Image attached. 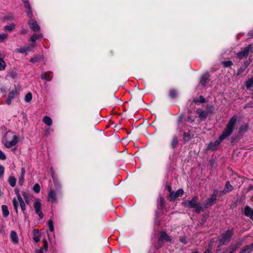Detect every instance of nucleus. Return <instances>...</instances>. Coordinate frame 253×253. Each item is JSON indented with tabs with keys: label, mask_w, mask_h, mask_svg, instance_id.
Masks as SVG:
<instances>
[{
	"label": "nucleus",
	"mask_w": 253,
	"mask_h": 253,
	"mask_svg": "<svg viewBox=\"0 0 253 253\" xmlns=\"http://www.w3.org/2000/svg\"><path fill=\"white\" fill-rule=\"evenodd\" d=\"M244 70H245V68L241 67L240 68H239L238 70L237 75L238 76V75H240L242 73H243L244 72Z\"/></svg>",
	"instance_id": "obj_53"
},
{
	"label": "nucleus",
	"mask_w": 253,
	"mask_h": 253,
	"mask_svg": "<svg viewBox=\"0 0 253 253\" xmlns=\"http://www.w3.org/2000/svg\"><path fill=\"white\" fill-rule=\"evenodd\" d=\"M206 109L208 110V112H210L211 113H213L214 111V107L213 106L210 104H208L206 105Z\"/></svg>",
	"instance_id": "obj_41"
},
{
	"label": "nucleus",
	"mask_w": 253,
	"mask_h": 253,
	"mask_svg": "<svg viewBox=\"0 0 253 253\" xmlns=\"http://www.w3.org/2000/svg\"><path fill=\"white\" fill-rule=\"evenodd\" d=\"M8 34L6 33L0 34V42H3L8 38Z\"/></svg>",
	"instance_id": "obj_36"
},
{
	"label": "nucleus",
	"mask_w": 253,
	"mask_h": 253,
	"mask_svg": "<svg viewBox=\"0 0 253 253\" xmlns=\"http://www.w3.org/2000/svg\"><path fill=\"white\" fill-rule=\"evenodd\" d=\"M12 204L14 208V210L16 212L18 213V203L16 198H13L12 200Z\"/></svg>",
	"instance_id": "obj_32"
},
{
	"label": "nucleus",
	"mask_w": 253,
	"mask_h": 253,
	"mask_svg": "<svg viewBox=\"0 0 253 253\" xmlns=\"http://www.w3.org/2000/svg\"><path fill=\"white\" fill-rule=\"evenodd\" d=\"M249 125L248 124H246L242 126L239 130V133H244L248 131Z\"/></svg>",
	"instance_id": "obj_25"
},
{
	"label": "nucleus",
	"mask_w": 253,
	"mask_h": 253,
	"mask_svg": "<svg viewBox=\"0 0 253 253\" xmlns=\"http://www.w3.org/2000/svg\"><path fill=\"white\" fill-rule=\"evenodd\" d=\"M22 195H23V196L24 197V198L26 199L27 198V195H26V193H23Z\"/></svg>",
	"instance_id": "obj_62"
},
{
	"label": "nucleus",
	"mask_w": 253,
	"mask_h": 253,
	"mask_svg": "<svg viewBox=\"0 0 253 253\" xmlns=\"http://www.w3.org/2000/svg\"><path fill=\"white\" fill-rule=\"evenodd\" d=\"M51 176L53 180L54 184L55 185V188L56 189H60L61 188V185L60 184V183L58 181V180L55 177V176L54 175L53 168H51Z\"/></svg>",
	"instance_id": "obj_17"
},
{
	"label": "nucleus",
	"mask_w": 253,
	"mask_h": 253,
	"mask_svg": "<svg viewBox=\"0 0 253 253\" xmlns=\"http://www.w3.org/2000/svg\"><path fill=\"white\" fill-rule=\"evenodd\" d=\"M14 19V17L12 14H10L7 16H5L4 19L6 20H13Z\"/></svg>",
	"instance_id": "obj_49"
},
{
	"label": "nucleus",
	"mask_w": 253,
	"mask_h": 253,
	"mask_svg": "<svg viewBox=\"0 0 253 253\" xmlns=\"http://www.w3.org/2000/svg\"><path fill=\"white\" fill-rule=\"evenodd\" d=\"M164 205V200L163 198H160V205L161 207H162Z\"/></svg>",
	"instance_id": "obj_59"
},
{
	"label": "nucleus",
	"mask_w": 253,
	"mask_h": 253,
	"mask_svg": "<svg viewBox=\"0 0 253 253\" xmlns=\"http://www.w3.org/2000/svg\"><path fill=\"white\" fill-rule=\"evenodd\" d=\"M4 172V167L0 164V178L3 177Z\"/></svg>",
	"instance_id": "obj_45"
},
{
	"label": "nucleus",
	"mask_w": 253,
	"mask_h": 253,
	"mask_svg": "<svg viewBox=\"0 0 253 253\" xmlns=\"http://www.w3.org/2000/svg\"><path fill=\"white\" fill-rule=\"evenodd\" d=\"M184 193L183 189H178L176 192H170L169 195V200L171 201H174L179 196H182Z\"/></svg>",
	"instance_id": "obj_8"
},
{
	"label": "nucleus",
	"mask_w": 253,
	"mask_h": 253,
	"mask_svg": "<svg viewBox=\"0 0 253 253\" xmlns=\"http://www.w3.org/2000/svg\"><path fill=\"white\" fill-rule=\"evenodd\" d=\"M32 99V94L31 92L28 93L25 97V101L26 102H30Z\"/></svg>",
	"instance_id": "obj_33"
},
{
	"label": "nucleus",
	"mask_w": 253,
	"mask_h": 253,
	"mask_svg": "<svg viewBox=\"0 0 253 253\" xmlns=\"http://www.w3.org/2000/svg\"><path fill=\"white\" fill-rule=\"evenodd\" d=\"M198 197L194 196L191 200H186L183 202V205L188 208L194 209L195 211L199 213L203 210V206L198 202Z\"/></svg>",
	"instance_id": "obj_3"
},
{
	"label": "nucleus",
	"mask_w": 253,
	"mask_h": 253,
	"mask_svg": "<svg viewBox=\"0 0 253 253\" xmlns=\"http://www.w3.org/2000/svg\"><path fill=\"white\" fill-rule=\"evenodd\" d=\"M33 189L35 193H39L41 190L40 185L38 183L35 184L33 188Z\"/></svg>",
	"instance_id": "obj_38"
},
{
	"label": "nucleus",
	"mask_w": 253,
	"mask_h": 253,
	"mask_svg": "<svg viewBox=\"0 0 253 253\" xmlns=\"http://www.w3.org/2000/svg\"><path fill=\"white\" fill-rule=\"evenodd\" d=\"M36 253H43L42 249H41L36 252Z\"/></svg>",
	"instance_id": "obj_60"
},
{
	"label": "nucleus",
	"mask_w": 253,
	"mask_h": 253,
	"mask_svg": "<svg viewBox=\"0 0 253 253\" xmlns=\"http://www.w3.org/2000/svg\"><path fill=\"white\" fill-rule=\"evenodd\" d=\"M15 194L17 196L18 200L22 199V197L21 196L19 191L17 189H15Z\"/></svg>",
	"instance_id": "obj_50"
},
{
	"label": "nucleus",
	"mask_w": 253,
	"mask_h": 253,
	"mask_svg": "<svg viewBox=\"0 0 253 253\" xmlns=\"http://www.w3.org/2000/svg\"><path fill=\"white\" fill-rule=\"evenodd\" d=\"M42 59V57L41 56L36 55L34 57H33V58H31L30 60V61L32 63H35L38 62L39 61H40Z\"/></svg>",
	"instance_id": "obj_30"
},
{
	"label": "nucleus",
	"mask_w": 253,
	"mask_h": 253,
	"mask_svg": "<svg viewBox=\"0 0 253 253\" xmlns=\"http://www.w3.org/2000/svg\"><path fill=\"white\" fill-rule=\"evenodd\" d=\"M10 239L12 242L14 244H17L18 243L19 239L17 233L14 231H11L10 233Z\"/></svg>",
	"instance_id": "obj_19"
},
{
	"label": "nucleus",
	"mask_w": 253,
	"mask_h": 253,
	"mask_svg": "<svg viewBox=\"0 0 253 253\" xmlns=\"http://www.w3.org/2000/svg\"><path fill=\"white\" fill-rule=\"evenodd\" d=\"M49 133V129H46L45 131V134L47 135V134Z\"/></svg>",
	"instance_id": "obj_63"
},
{
	"label": "nucleus",
	"mask_w": 253,
	"mask_h": 253,
	"mask_svg": "<svg viewBox=\"0 0 253 253\" xmlns=\"http://www.w3.org/2000/svg\"><path fill=\"white\" fill-rule=\"evenodd\" d=\"M197 113L199 115V117L201 121H205L207 118V112L202 110L201 109H198Z\"/></svg>",
	"instance_id": "obj_13"
},
{
	"label": "nucleus",
	"mask_w": 253,
	"mask_h": 253,
	"mask_svg": "<svg viewBox=\"0 0 253 253\" xmlns=\"http://www.w3.org/2000/svg\"><path fill=\"white\" fill-rule=\"evenodd\" d=\"M41 78L43 80H45L48 82L51 81L52 76L50 72H43L41 74Z\"/></svg>",
	"instance_id": "obj_14"
},
{
	"label": "nucleus",
	"mask_w": 253,
	"mask_h": 253,
	"mask_svg": "<svg viewBox=\"0 0 253 253\" xmlns=\"http://www.w3.org/2000/svg\"><path fill=\"white\" fill-rule=\"evenodd\" d=\"M25 173V169L24 168L21 169V176H24Z\"/></svg>",
	"instance_id": "obj_57"
},
{
	"label": "nucleus",
	"mask_w": 253,
	"mask_h": 253,
	"mask_svg": "<svg viewBox=\"0 0 253 253\" xmlns=\"http://www.w3.org/2000/svg\"><path fill=\"white\" fill-rule=\"evenodd\" d=\"M8 181L11 187H14L15 186L16 179L13 176H10Z\"/></svg>",
	"instance_id": "obj_29"
},
{
	"label": "nucleus",
	"mask_w": 253,
	"mask_h": 253,
	"mask_svg": "<svg viewBox=\"0 0 253 253\" xmlns=\"http://www.w3.org/2000/svg\"><path fill=\"white\" fill-rule=\"evenodd\" d=\"M245 85L247 89H250L253 87V78L248 79L245 82Z\"/></svg>",
	"instance_id": "obj_20"
},
{
	"label": "nucleus",
	"mask_w": 253,
	"mask_h": 253,
	"mask_svg": "<svg viewBox=\"0 0 253 253\" xmlns=\"http://www.w3.org/2000/svg\"><path fill=\"white\" fill-rule=\"evenodd\" d=\"M252 50V45H249L247 47H246L242 49L241 51L237 53V56L238 58L242 60L245 57H246L249 54V52Z\"/></svg>",
	"instance_id": "obj_6"
},
{
	"label": "nucleus",
	"mask_w": 253,
	"mask_h": 253,
	"mask_svg": "<svg viewBox=\"0 0 253 253\" xmlns=\"http://www.w3.org/2000/svg\"><path fill=\"white\" fill-rule=\"evenodd\" d=\"M1 210L2 212V215L4 217H7L9 214V212L8 209V208L7 206L6 205H2L1 206Z\"/></svg>",
	"instance_id": "obj_24"
},
{
	"label": "nucleus",
	"mask_w": 253,
	"mask_h": 253,
	"mask_svg": "<svg viewBox=\"0 0 253 253\" xmlns=\"http://www.w3.org/2000/svg\"><path fill=\"white\" fill-rule=\"evenodd\" d=\"M180 241L182 243H183L184 244H187V239H186V237L185 236H183V237H181L180 239Z\"/></svg>",
	"instance_id": "obj_51"
},
{
	"label": "nucleus",
	"mask_w": 253,
	"mask_h": 253,
	"mask_svg": "<svg viewBox=\"0 0 253 253\" xmlns=\"http://www.w3.org/2000/svg\"><path fill=\"white\" fill-rule=\"evenodd\" d=\"M160 238L163 241L166 240L170 242H171L172 240L171 237L168 235L165 231H162L160 232Z\"/></svg>",
	"instance_id": "obj_15"
},
{
	"label": "nucleus",
	"mask_w": 253,
	"mask_h": 253,
	"mask_svg": "<svg viewBox=\"0 0 253 253\" xmlns=\"http://www.w3.org/2000/svg\"><path fill=\"white\" fill-rule=\"evenodd\" d=\"M164 241L159 237L157 244L156 246V249H159V248H161L164 245Z\"/></svg>",
	"instance_id": "obj_35"
},
{
	"label": "nucleus",
	"mask_w": 253,
	"mask_h": 253,
	"mask_svg": "<svg viewBox=\"0 0 253 253\" xmlns=\"http://www.w3.org/2000/svg\"><path fill=\"white\" fill-rule=\"evenodd\" d=\"M206 100L205 98L202 96L201 95L199 97V100H195V102H200V103H204L205 102Z\"/></svg>",
	"instance_id": "obj_48"
},
{
	"label": "nucleus",
	"mask_w": 253,
	"mask_h": 253,
	"mask_svg": "<svg viewBox=\"0 0 253 253\" xmlns=\"http://www.w3.org/2000/svg\"><path fill=\"white\" fill-rule=\"evenodd\" d=\"M233 190V186L230 184L229 181H227L225 185L224 189L222 190L224 194L228 193Z\"/></svg>",
	"instance_id": "obj_16"
},
{
	"label": "nucleus",
	"mask_w": 253,
	"mask_h": 253,
	"mask_svg": "<svg viewBox=\"0 0 253 253\" xmlns=\"http://www.w3.org/2000/svg\"><path fill=\"white\" fill-rule=\"evenodd\" d=\"M34 207L36 213L39 215V217L42 219L43 217V214L41 210L42 208V204L39 201H37L35 202L34 205Z\"/></svg>",
	"instance_id": "obj_7"
},
{
	"label": "nucleus",
	"mask_w": 253,
	"mask_h": 253,
	"mask_svg": "<svg viewBox=\"0 0 253 253\" xmlns=\"http://www.w3.org/2000/svg\"><path fill=\"white\" fill-rule=\"evenodd\" d=\"M28 24L30 25L31 29L34 31H39L40 30V27L38 25L36 21L33 19H31L29 21Z\"/></svg>",
	"instance_id": "obj_10"
},
{
	"label": "nucleus",
	"mask_w": 253,
	"mask_h": 253,
	"mask_svg": "<svg viewBox=\"0 0 253 253\" xmlns=\"http://www.w3.org/2000/svg\"><path fill=\"white\" fill-rule=\"evenodd\" d=\"M38 35V37H39V38H42L43 36H42V34H40V35Z\"/></svg>",
	"instance_id": "obj_64"
},
{
	"label": "nucleus",
	"mask_w": 253,
	"mask_h": 253,
	"mask_svg": "<svg viewBox=\"0 0 253 253\" xmlns=\"http://www.w3.org/2000/svg\"><path fill=\"white\" fill-rule=\"evenodd\" d=\"M253 251V243L250 245H247L240 251V253H250Z\"/></svg>",
	"instance_id": "obj_18"
},
{
	"label": "nucleus",
	"mask_w": 253,
	"mask_h": 253,
	"mask_svg": "<svg viewBox=\"0 0 253 253\" xmlns=\"http://www.w3.org/2000/svg\"><path fill=\"white\" fill-rule=\"evenodd\" d=\"M178 144V138L177 136H174L171 142V147L173 148H175Z\"/></svg>",
	"instance_id": "obj_31"
},
{
	"label": "nucleus",
	"mask_w": 253,
	"mask_h": 253,
	"mask_svg": "<svg viewBox=\"0 0 253 253\" xmlns=\"http://www.w3.org/2000/svg\"><path fill=\"white\" fill-rule=\"evenodd\" d=\"M18 95V93L17 89L16 88V87H15L14 89H13L11 91L9 92L8 97L13 99Z\"/></svg>",
	"instance_id": "obj_21"
},
{
	"label": "nucleus",
	"mask_w": 253,
	"mask_h": 253,
	"mask_svg": "<svg viewBox=\"0 0 253 253\" xmlns=\"http://www.w3.org/2000/svg\"><path fill=\"white\" fill-rule=\"evenodd\" d=\"M6 67V64L4 60L0 57V71H2L5 69Z\"/></svg>",
	"instance_id": "obj_34"
},
{
	"label": "nucleus",
	"mask_w": 253,
	"mask_h": 253,
	"mask_svg": "<svg viewBox=\"0 0 253 253\" xmlns=\"http://www.w3.org/2000/svg\"><path fill=\"white\" fill-rule=\"evenodd\" d=\"M211 250L210 249H207L205 251L204 253H210Z\"/></svg>",
	"instance_id": "obj_61"
},
{
	"label": "nucleus",
	"mask_w": 253,
	"mask_h": 253,
	"mask_svg": "<svg viewBox=\"0 0 253 253\" xmlns=\"http://www.w3.org/2000/svg\"><path fill=\"white\" fill-rule=\"evenodd\" d=\"M43 242L44 243L43 248H44V250H45L46 251L47 250V248H48L47 243L45 240H44L43 241Z\"/></svg>",
	"instance_id": "obj_56"
},
{
	"label": "nucleus",
	"mask_w": 253,
	"mask_h": 253,
	"mask_svg": "<svg viewBox=\"0 0 253 253\" xmlns=\"http://www.w3.org/2000/svg\"><path fill=\"white\" fill-rule=\"evenodd\" d=\"M244 214L246 216L253 219V209L249 206H246L244 209Z\"/></svg>",
	"instance_id": "obj_11"
},
{
	"label": "nucleus",
	"mask_w": 253,
	"mask_h": 253,
	"mask_svg": "<svg viewBox=\"0 0 253 253\" xmlns=\"http://www.w3.org/2000/svg\"><path fill=\"white\" fill-rule=\"evenodd\" d=\"M28 32V30L26 29H24V28H22L20 31V33L21 34H25L27 33Z\"/></svg>",
	"instance_id": "obj_54"
},
{
	"label": "nucleus",
	"mask_w": 253,
	"mask_h": 253,
	"mask_svg": "<svg viewBox=\"0 0 253 253\" xmlns=\"http://www.w3.org/2000/svg\"><path fill=\"white\" fill-rule=\"evenodd\" d=\"M26 8H27L28 10L27 11V14L28 17L31 18L33 16V13L32 10V7L30 3L29 2V6H24Z\"/></svg>",
	"instance_id": "obj_28"
},
{
	"label": "nucleus",
	"mask_w": 253,
	"mask_h": 253,
	"mask_svg": "<svg viewBox=\"0 0 253 253\" xmlns=\"http://www.w3.org/2000/svg\"><path fill=\"white\" fill-rule=\"evenodd\" d=\"M209 77L210 75L208 73H205L201 77L200 83L202 85L205 86L206 84L208 83L209 81Z\"/></svg>",
	"instance_id": "obj_12"
},
{
	"label": "nucleus",
	"mask_w": 253,
	"mask_h": 253,
	"mask_svg": "<svg viewBox=\"0 0 253 253\" xmlns=\"http://www.w3.org/2000/svg\"><path fill=\"white\" fill-rule=\"evenodd\" d=\"M30 47L29 46H26L23 47H21L20 48H17L15 49V51L17 53H24L27 51L30 50Z\"/></svg>",
	"instance_id": "obj_22"
},
{
	"label": "nucleus",
	"mask_w": 253,
	"mask_h": 253,
	"mask_svg": "<svg viewBox=\"0 0 253 253\" xmlns=\"http://www.w3.org/2000/svg\"><path fill=\"white\" fill-rule=\"evenodd\" d=\"M24 3V6H29L28 0H22Z\"/></svg>",
	"instance_id": "obj_58"
},
{
	"label": "nucleus",
	"mask_w": 253,
	"mask_h": 253,
	"mask_svg": "<svg viewBox=\"0 0 253 253\" xmlns=\"http://www.w3.org/2000/svg\"><path fill=\"white\" fill-rule=\"evenodd\" d=\"M6 157L4 153L0 150V160H5Z\"/></svg>",
	"instance_id": "obj_47"
},
{
	"label": "nucleus",
	"mask_w": 253,
	"mask_h": 253,
	"mask_svg": "<svg viewBox=\"0 0 253 253\" xmlns=\"http://www.w3.org/2000/svg\"><path fill=\"white\" fill-rule=\"evenodd\" d=\"M222 63L225 67H230L233 64L232 62L231 61H223Z\"/></svg>",
	"instance_id": "obj_42"
},
{
	"label": "nucleus",
	"mask_w": 253,
	"mask_h": 253,
	"mask_svg": "<svg viewBox=\"0 0 253 253\" xmlns=\"http://www.w3.org/2000/svg\"><path fill=\"white\" fill-rule=\"evenodd\" d=\"M24 181V176H20L19 179V183L22 185Z\"/></svg>",
	"instance_id": "obj_52"
},
{
	"label": "nucleus",
	"mask_w": 253,
	"mask_h": 253,
	"mask_svg": "<svg viewBox=\"0 0 253 253\" xmlns=\"http://www.w3.org/2000/svg\"><path fill=\"white\" fill-rule=\"evenodd\" d=\"M8 76L12 79H15L17 76V74L15 72L11 71L8 73Z\"/></svg>",
	"instance_id": "obj_44"
},
{
	"label": "nucleus",
	"mask_w": 253,
	"mask_h": 253,
	"mask_svg": "<svg viewBox=\"0 0 253 253\" xmlns=\"http://www.w3.org/2000/svg\"><path fill=\"white\" fill-rule=\"evenodd\" d=\"M192 138L191 134L189 132H184L183 133V139L185 141H188Z\"/></svg>",
	"instance_id": "obj_37"
},
{
	"label": "nucleus",
	"mask_w": 253,
	"mask_h": 253,
	"mask_svg": "<svg viewBox=\"0 0 253 253\" xmlns=\"http://www.w3.org/2000/svg\"><path fill=\"white\" fill-rule=\"evenodd\" d=\"M39 39L38 35L34 34L31 37V41L33 42H36Z\"/></svg>",
	"instance_id": "obj_46"
},
{
	"label": "nucleus",
	"mask_w": 253,
	"mask_h": 253,
	"mask_svg": "<svg viewBox=\"0 0 253 253\" xmlns=\"http://www.w3.org/2000/svg\"><path fill=\"white\" fill-rule=\"evenodd\" d=\"M42 121L48 126H50L52 124V119L48 116H44L42 119Z\"/></svg>",
	"instance_id": "obj_23"
},
{
	"label": "nucleus",
	"mask_w": 253,
	"mask_h": 253,
	"mask_svg": "<svg viewBox=\"0 0 253 253\" xmlns=\"http://www.w3.org/2000/svg\"><path fill=\"white\" fill-rule=\"evenodd\" d=\"M12 99L9 98V97H8V98H7L6 100V103L7 105H10L11 103V101H12Z\"/></svg>",
	"instance_id": "obj_55"
},
{
	"label": "nucleus",
	"mask_w": 253,
	"mask_h": 253,
	"mask_svg": "<svg viewBox=\"0 0 253 253\" xmlns=\"http://www.w3.org/2000/svg\"><path fill=\"white\" fill-rule=\"evenodd\" d=\"M47 200L51 203H56V193L53 190H50L48 193Z\"/></svg>",
	"instance_id": "obj_9"
},
{
	"label": "nucleus",
	"mask_w": 253,
	"mask_h": 253,
	"mask_svg": "<svg viewBox=\"0 0 253 253\" xmlns=\"http://www.w3.org/2000/svg\"><path fill=\"white\" fill-rule=\"evenodd\" d=\"M18 200V201L19 202L21 210L23 212L24 214H26V212H25L26 206H25V204L23 199H19V200Z\"/></svg>",
	"instance_id": "obj_27"
},
{
	"label": "nucleus",
	"mask_w": 253,
	"mask_h": 253,
	"mask_svg": "<svg viewBox=\"0 0 253 253\" xmlns=\"http://www.w3.org/2000/svg\"><path fill=\"white\" fill-rule=\"evenodd\" d=\"M217 196V190H215L214 191L211 197L205 201L204 204L205 208L208 209L214 205L216 202Z\"/></svg>",
	"instance_id": "obj_5"
},
{
	"label": "nucleus",
	"mask_w": 253,
	"mask_h": 253,
	"mask_svg": "<svg viewBox=\"0 0 253 253\" xmlns=\"http://www.w3.org/2000/svg\"><path fill=\"white\" fill-rule=\"evenodd\" d=\"M18 142V138L17 136L15 135L13 132L10 130L6 132L2 139V142L7 148L16 145Z\"/></svg>",
	"instance_id": "obj_2"
},
{
	"label": "nucleus",
	"mask_w": 253,
	"mask_h": 253,
	"mask_svg": "<svg viewBox=\"0 0 253 253\" xmlns=\"http://www.w3.org/2000/svg\"><path fill=\"white\" fill-rule=\"evenodd\" d=\"M41 237L38 233H35L33 236V240L38 243L40 241Z\"/></svg>",
	"instance_id": "obj_40"
},
{
	"label": "nucleus",
	"mask_w": 253,
	"mask_h": 253,
	"mask_svg": "<svg viewBox=\"0 0 253 253\" xmlns=\"http://www.w3.org/2000/svg\"><path fill=\"white\" fill-rule=\"evenodd\" d=\"M15 24L12 23L9 25L4 26V30L6 31L11 32L15 28Z\"/></svg>",
	"instance_id": "obj_26"
},
{
	"label": "nucleus",
	"mask_w": 253,
	"mask_h": 253,
	"mask_svg": "<svg viewBox=\"0 0 253 253\" xmlns=\"http://www.w3.org/2000/svg\"><path fill=\"white\" fill-rule=\"evenodd\" d=\"M48 225L50 231L53 232L54 231V226L52 220L50 219L48 221Z\"/></svg>",
	"instance_id": "obj_39"
},
{
	"label": "nucleus",
	"mask_w": 253,
	"mask_h": 253,
	"mask_svg": "<svg viewBox=\"0 0 253 253\" xmlns=\"http://www.w3.org/2000/svg\"><path fill=\"white\" fill-rule=\"evenodd\" d=\"M177 92L174 89H172L170 90L169 95L171 98H174L176 97Z\"/></svg>",
	"instance_id": "obj_43"
},
{
	"label": "nucleus",
	"mask_w": 253,
	"mask_h": 253,
	"mask_svg": "<svg viewBox=\"0 0 253 253\" xmlns=\"http://www.w3.org/2000/svg\"><path fill=\"white\" fill-rule=\"evenodd\" d=\"M233 234L234 230L233 228L229 229L225 232L223 233L219 238L220 245H223L226 243L229 242Z\"/></svg>",
	"instance_id": "obj_4"
},
{
	"label": "nucleus",
	"mask_w": 253,
	"mask_h": 253,
	"mask_svg": "<svg viewBox=\"0 0 253 253\" xmlns=\"http://www.w3.org/2000/svg\"><path fill=\"white\" fill-rule=\"evenodd\" d=\"M237 117L236 116H233L229 121L225 128L222 134L219 136L218 139L214 142H211L208 146L207 149L212 151L216 150L220 143L224 139L228 138L232 133L235 129Z\"/></svg>",
	"instance_id": "obj_1"
}]
</instances>
